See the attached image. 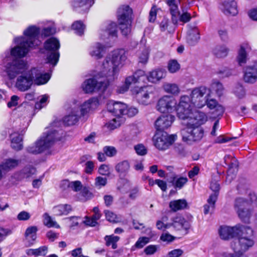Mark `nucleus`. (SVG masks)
Listing matches in <instances>:
<instances>
[{"instance_id": "nucleus-33", "label": "nucleus", "mask_w": 257, "mask_h": 257, "mask_svg": "<svg viewBox=\"0 0 257 257\" xmlns=\"http://www.w3.org/2000/svg\"><path fill=\"white\" fill-rule=\"evenodd\" d=\"M200 38V32L197 28L194 27L188 31L187 40L190 45L196 43Z\"/></svg>"}, {"instance_id": "nucleus-56", "label": "nucleus", "mask_w": 257, "mask_h": 257, "mask_svg": "<svg viewBox=\"0 0 257 257\" xmlns=\"http://www.w3.org/2000/svg\"><path fill=\"white\" fill-rule=\"evenodd\" d=\"M98 173L103 176H109L110 174V168L109 166L102 164L100 166L98 170Z\"/></svg>"}, {"instance_id": "nucleus-13", "label": "nucleus", "mask_w": 257, "mask_h": 257, "mask_svg": "<svg viewBox=\"0 0 257 257\" xmlns=\"http://www.w3.org/2000/svg\"><path fill=\"white\" fill-rule=\"evenodd\" d=\"M146 78L147 79V76H146L145 71L138 70L133 75L125 78L124 83L118 87L117 92L119 93H123L128 90L132 84L143 82Z\"/></svg>"}, {"instance_id": "nucleus-39", "label": "nucleus", "mask_w": 257, "mask_h": 257, "mask_svg": "<svg viewBox=\"0 0 257 257\" xmlns=\"http://www.w3.org/2000/svg\"><path fill=\"white\" fill-rule=\"evenodd\" d=\"M78 120V115L77 112L73 110L69 115L63 118V122L65 125H71L75 124Z\"/></svg>"}, {"instance_id": "nucleus-44", "label": "nucleus", "mask_w": 257, "mask_h": 257, "mask_svg": "<svg viewBox=\"0 0 257 257\" xmlns=\"http://www.w3.org/2000/svg\"><path fill=\"white\" fill-rule=\"evenodd\" d=\"M131 23L132 21H125L119 23L120 26V30L122 34L124 36H127L131 32Z\"/></svg>"}, {"instance_id": "nucleus-7", "label": "nucleus", "mask_w": 257, "mask_h": 257, "mask_svg": "<svg viewBox=\"0 0 257 257\" xmlns=\"http://www.w3.org/2000/svg\"><path fill=\"white\" fill-rule=\"evenodd\" d=\"M211 94V89L204 86L195 87L191 90L190 97H189V103L191 105V115H192V108L194 107L201 108L206 105L207 98L210 97Z\"/></svg>"}, {"instance_id": "nucleus-35", "label": "nucleus", "mask_w": 257, "mask_h": 257, "mask_svg": "<svg viewBox=\"0 0 257 257\" xmlns=\"http://www.w3.org/2000/svg\"><path fill=\"white\" fill-rule=\"evenodd\" d=\"M162 88L165 92L174 95H178L180 92L178 85L176 83H164Z\"/></svg>"}, {"instance_id": "nucleus-5", "label": "nucleus", "mask_w": 257, "mask_h": 257, "mask_svg": "<svg viewBox=\"0 0 257 257\" xmlns=\"http://www.w3.org/2000/svg\"><path fill=\"white\" fill-rule=\"evenodd\" d=\"M238 234V238L231 242L230 246L234 253H244L254 244L253 231L250 227L241 225Z\"/></svg>"}, {"instance_id": "nucleus-16", "label": "nucleus", "mask_w": 257, "mask_h": 257, "mask_svg": "<svg viewBox=\"0 0 257 257\" xmlns=\"http://www.w3.org/2000/svg\"><path fill=\"white\" fill-rule=\"evenodd\" d=\"M107 108L108 111L113 113L116 117H120L125 114L127 106L121 102L109 101L107 103Z\"/></svg>"}, {"instance_id": "nucleus-32", "label": "nucleus", "mask_w": 257, "mask_h": 257, "mask_svg": "<svg viewBox=\"0 0 257 257\" xmlns=\"http://www.w3.org/2000/svg\"><path fill=\"white\" fill-rule=\"evenodd\" d=\"M19 164L18 160L10 158L4 160L0 165V167L4 172L6 173L16 168Z\"/></svg>"}, {"instance_id": "nucleus-30", "label": "nucleus", "mask_w": 257, "mask_h": 257, "mask_svg": "<svg viewBox=\"0 0 257 257\" xmlns=\"http://www.w3.org/2000/svg\"><path fill=\"white\" fill-rule=\"evenodd\" d=\"M224 160V163L229 166V170L228 171L226 179L229 182H230L235 175L234 174L230 175L229 174L231 172L232 169L233 168H236L237 163L235 158H233L231 156L229 155L225 156Z\"/></svg>"}, {"instance_id": "nucleus-52", "label": "nucleus", "mask_w": 257, "mask_h": 257, "mask_svg": "<svg viewBox=\"0 0 257 257\" xmlns=\"http://www.w3.org/2000/svg\"><path fill=\"white\" fill-rule=\"evenodd\" d=\"M107 184V179L100 176L97 177L95 179L94 185L98 189H100L105 186Z\"/></svg>"}, {"instance_id": "nucleus-59", "label": "nucleus", "mask_w": 257, "mask_h": 257, "mask_svg": "<svg viewBox=\"0 0 257 257\" xmlns=\"http://www.w3.org/2000/svg\"><path fill=\"white\" fill-rule=\"evenodd\" d=\"M159 10H160V9L158 8L156 6H154L152 7L149 13V21L150 22H155L156 19L157 14Z\"/></svg>"}, {"instance_id": "nucleus-55", "label": "nucleus", "mask_w": 257, "mask_h": 257, "mask_svg": "<svg viewBox=\"0 0 257 257\" xmlns=\"http://www.w3.org/2000/svg\"><path fill=\"white\" fill-rule=\"evenodd\" d=\"M149 51L148 49H145L139 55V62L142 64H146L149 59Z\"/></svg>"}, {"instance_id": "nucleus-27", "label": "nucleus", "mask_w": 257, "mask_h": 257, "mask_svg": "<svg viewBox=\"0 0 257 257\" xmlns=\"http://www.w3.org/2000/svg\"><path fill=\"white\" fill-rule=\"evenodd\" d=\"M206 105L209 109H214V113L217 116L222 115L224 113V107L219 104L215 99L208 97Z\"/></svg>"}, {"instance_id": "nucleus-2", "label": "nucleus", "mask_w": 257, "mask_h": 257, "mask_svg": "<svg viewBox=\"0 0 257 257\" xmlns=\"http://www.w3.org/2000/svg\"><path fill=\"white\" fill-rule=\"evenodd\" d=\"M188 95H182L179 102L174 97L165 95L157 101L156 109L163 113L171 114L176 112L178 117L185 120L191 115V105Z\"/></svg>"}, {"instance_id": "nucleus-1", "label": "nucleus", "mask_w": 257, "mask_h": 257, "mask_svg": "<svg viewBox=\"0 0 257 257\" xmlns=\"http://www.w3.org/2000/svg\"><path fill=\"white\" fill-rule=\"evenodd\" d=\"M4 71L10 80L16 78L15 87L19 91L24 92L30 89L33 83L37 85L46 84L50 75L38 67L29 69L26 61L19 59L10 60L4 66Z\"/></svg>"}, {"instance_id": "nucleus-31", "label": "nucleus", "mask_w": 257, "mask_h": 257, "mask_svg": "<svg viewBox=\"0 0 257 257\" xmlns=\"http://www.w3.org/2000/svg\"><path fill=\"white\" fill-rule=\"evenodd\" d=\"M222 6L223 12L226 15L235 16L238 13L236 3L233 0L224 2Z\"/></svg>"}, {"instance_id": "nucleus-58", "label": "nucleus", "mask_w": 257, "mask_h": 257, "mask_svg": "<svg viewBox=\"0 0 257 257\" xmlns=\"http://www.w3.org/2000/svg\"><path fill=\"white\" fill-rule=\"evenodd\" d=\"M235 95L239 98H243L245 95V90L242 85L237 86L234 89Z\"/></svg>"}, {"instance_id": "nucleus-8", "label": "nucleus", "mask_w": 257, "mask_h": 257, "mask_svg": "<svg viewBox=\"0 0 257 257\" xmlns=\"http://www.w3.org/2000/svg\"><path fill=\"white\" fill-rule=\"evenodd\" d=\"M181 134L184 142L192 144L202 139L204 131L201 126L192 124L191 122H187L186 126L182 129Z\"/></svg>"}, {"instance_id": "nucleus-22", "label": "nucleus", "mask_w": 257, "mask_h": 257, "mask_svg": "<svg viewBox=\"0 0 257 257\" xmlns=\"http://www.w3.org/2000/svg\"><path fill=\"white\" fill-rule=\"evenodd\" d=\"M167 5L170 7V12L172 16V21L174 25L177 23L180 12L178 9V4L180 0H166Z\"/></svg>"}, {"instance_id": "nucleus-19", "label": "nucleus", "mask_w": 257, "mask_h": 257, "mask_svg": "<svg viewBox=\"0 0 257 257\" xmlns=\"http://www.w3.org/2000/svg\"><path fill=\"white\" fill-rule=\"evenodd\" d=\"M94 3V0H74L72 3L73 10L78 13L86 12Z\"/></svg>"}, {"instance_id": "nucleus-37", "label": "nucleus", "mask_w": 257, "mask_h": 257, "mask_svg": "<svg viewBox=\"0 0 257 257\" xmlns=\"http://www.w3.org/2000/svg\"><path fill=\"white\" fill-rule=\"evenodd\" d=\"M187 203L184 199H179L172 201L170 202L169 207L172 210L177 211L186 208Z\"/></svg>"}, {"instance_id": "nucleus-62", "label": "nucleus", "mask_w": 257, "mask_h": 257, "mask_svg": "<svg viewBox=\"0 0 257 257\" xmlns=\"http://www.w3.org/2000/svg\"><path fill=\"white\" fill-rule=\"evenodd\" d=\"M135 150L136 153L140 156H144L147 153V150L142 144H138L135 146Z\"/></svg>"}, {"instance_id": "nucleus-57", "label": "nucleus", "mask_w": 257, "mask_h": 257, "mask_svg": "<svg viewBox=\"0 0 257 257\" xmlns=\"http://www.w3.org/2000/svg\"><path fill=\"white\" fill-rule=\"evenodd\" d=\"M12 233V231L11 229L0 227V242Z\"/></svg>"}, {"instance_id": "nucleus-36", "label": "nucleus", "mask_w": 257, "mask_h": 257, "mask_svg": "<svg viewBox=\"0 0 257 257\" xmlns=\"http://www.w3.org/2000/svg\"><path fill=\"white\" fill-rule=\"evenodd\" d=\"M38 228L35 226L28 227L25 231V239L31 244H33L37 237L36 233Z\"/></svg>"}, {"instance_id": "nucleus-25", "label": "nucleus", "mask_w": 257, "mask_h": 257, "mask_svg": "<svg viewBox=\"0 0 257 257\" xmlns=\"http://www.w3.org/2000/svg\"><path fill=\"white\" fill-rule=\"evenodd\" d=\"M166 76V71L164 69H158L150 72L147 75V79L152 83H157L164 78Z\"/></svg>"}, {"instance_id": "nucleus-46", "label": "nucleus", "mask_w": 257, "mask_h": 257, "mask_svg": "<svg viewBox=\"0 0 257 257\" xmlns=\"http://www.w3.org/2000/svg\"><path fill=\"white\" fill-rule=\"evenodd\" d=\"M104 214L107 220L110 222L116 223L121 220V217L113 212L109 210H105Z\"/></svg>"}, {"instance_id": "nucleus-10", "label": "nucleus", "mask_w": 257, "mask_h": 257, "mask_svg": "<svg viewBox=\"0 0 257 257\" xmlns=\"http://www.w3.org/2000/svg\"><path fill=\"white\" fill-rule=\"evenodd\" d=\"M60 47L59 41L55 38L48 39L44 43V49L47 53V60L49 63L55 66L59 58L58 50Z\"/></svg>"}, {"instance_id": "nucleus-24", "label": "nucleus", "mask_w": 257, "mask_h": 257, "mask_svg": "<svg viewBox=\"0 0 257 257\" xmlns=\"http://www.w3.org/2000/svg\"><path fill=\"white\" fill-rule=\"evenodd\" d=\"M132 10L128 6H122L117 11V18L119 23L131 21V16Z\"/></svg>"}, {"instance_id": "nucleus-20", "label": "nucleus", "mask_w": 257, "mask_h": 257, "mask_svg": "<svg viewBox=\"0 0 257 257\" xmlns=\"http://www.w3.org/2000/svg\"><path fill=\"white\" fill-rule=\"evenodd\" d=\"M241 226L234 227L221 226L219 230V234L221 238L224 240L229 239L233 237L235 234H239V228Z\"/></svg>"}, {"instance_id": "nucleus-48", "label": "nucleus", "mask_w": 257, "mask_h": 257, "mask_svg": "<svg viewBox=\"0 0 257 257\" xmlns=\"http://www.w3.org/2000/svg\"><path fill=\"white\" fill-rule=\"evenodd\" d=\"M72 28L76 34L81 35L84 33L85 26L81 21H77L72 24Z\"/></svg>"}, {"instance_id": "nucleus-50", "label": "nucleus", "mask_w": 257, "mask_h": 257, "mask_svg": "<svg viewBox=\"0 0 257 257\" xmlns=\"http://www.w3.org/2000/svg\"><path fill=\"white\" fill-rule=\"evenodd\" d=\"M180 68V65L176 60H171L168 63V71L171 73H174L177 72Z\"/></svg>"}, {"instance_id": "nucleus-12", "label": "nucleus", "mask_w": 257, "mask_h": 257, "mask_svg": "<svg viewBox=\"0 0 257 257\" xmlns=\"http://www.w3.org/2000/svg\"><path fill=\"white\" fill-rule=\"evenodd\" d=\"M177 136L174 135H168L167 133H158L153 138L155 146L159 150H166L173 145Z\"/></svg>"}, {"instance_id": "nucleus-26", "label": "nucleus", "mask_w": 257, "mask_h": 257, "mask_svg": "<svg viewBox=\"0 0 257 257\" xmlns=\"http://www.w3.org/2000/svg\"><path fill=\"white\" fill-rule=\"evenodd\" d=\"M172 225L177 230H184L185 232L190 227L188 222L181 216H177L173 219V222L171 224V226Z\"/></svg>"}, {"instance_id": "nucleus-41", "label": "nucleus", "mask_w": 257, "mask_h": 257, "mask_svg": "<svg viewBox=\"0 0 257 257\" xmlns=\"http://www.w3.org/2000/svg\"><path fill=\"white\" fill-rule=\"evenodd\" d=\"M228 52V48L224 45L216 46L213 50V53L218 58L225 57Z\"/></svg>"}, {"instance_id": "nucleus-29", "label": "nucleus", "mask_w": 257, "mask_h": 257, "mask_svg": "<svg viewBox=\"0 0 257 257\" xmlns=\"http://www.w3.org/2000/svg\"><path fill=\"white\" fill-rule=\"evenodd\" d=\"M243 80L246 83H254L257 81V73L252 70V68L247 66L244 72Z\"/></svg>"}, {"instance_id": "nucleus-51", "label": "nucleus", "mask_w": 257, "mask_h": 257, "mask_svg": "<svg viewBox=\"0 0 257 257\" xmlns=\"http://www.w3.org/2000/svg\"><path fill=\"white\" fill-rule=\"evenodd\" d=\"M211 88L214 90L218 96L223 94L224 88L222 84L219 82H214L211 84Z\"/></svg>"}, {"instance_id": "nucleus-11", "label": "nucleus", "mask_w": 257, "mask_h": 257, "mask_svg": "<svg viewBox=\"0 0 257 257\" xmlns=\"http://www.w3.org/2000/svg\"><path fill=\"white\" fill-rule=\"evenodd\" d=\"M155 88L151 85L141 87H136L132 93L136 95L138 102L143 105H148L151 103V98L153 96Z\"/></svg>"}, {"instance_id": "nucleus-64", "label": "nucleus", "mask_w": 257, "mask_h": 257, "mask_svg": "<svg viewBox=\"0 0 257 257\" xmlns=\"http://www.w3.org/2000/svg\"><path fill=\"white\" fill-rule=\"evenodd\" d=\"M248 201H247L249 204L250 203L253 206L257 207V194L254 192H250L248 194Z\"/></svg>"}, {"instance_id": "nucleus-17", "label": "nucleus", "mask_w": 257, "mask_h": 257, "mask_svg": "<svg viewBox=\"0 0 257 257\" xmlns=\"http://www.w3.org/2000/svg\"><path fill=\"white\" fill-rule=\"evenodd\" d=\"M175 120V116L172 114L163 115L155 121V125L158 131H163L170 127Z\"/></svg>"}, {"instance_id": "nucleus-45", "label": "nucleus", "mask_w": 257, "mask_h": 257, "mask_svg": "<svg viewBox=\"0 0 257 257\" xmlns=\"http://www.w3.org/2000/svg\"><path fill=\"white\" fill-rule=\"evenodd\" d=\"M188 179L185 177H174L172 181L175 188L181 189L187 182Z\"/></svg>"}, {"instance_id": "nucleus-60", "label": "nucleus", "mask_w": 257, "mask_h": 257, "mask_svg": "<svg viewBox=\"0 0 257 257\" xmlns=\"http://www.w3.org/2000/svg\"><path fill=\"white\" fill-rule=\"evenodd\" d=\"M149 242V238L147 237H140L135 244V246L141 248Z\"/></svg>"}, {"instance_id": "nucleus-63", "label": "nucleus", "mask_w": 257, "mask_h": 257, "mask_svg": "<svg viewBox=\"0 0 257 257\" xmlns=\"http://www.w3.org/2000/svg\"><path fill=\"white\" fill-rule=\"evenodd\" d=\"M56 30L53 27L44 28L41 33L42 37H46L55 34Z\"/></svg>"}, {"instance_id": "nucleus-61", "label": "nucleus", "mask_w": 257, "mask_h": 257, "mask_svg": "<svg viewBox=\"0 0 257 257\" xmlns=\"http://www.w3.org/2000/svg\"><path fill=\"white\" fill-rule=\"evenodd\" d=\"M82 188V185L80 181H75L70 182V189L75 192H78L80 191Z\"/></svg>"}, {"instance_id": "nucleus-38", "label": "nucleus", "mask_w": 257, "mask_h": 257, "mask_svg": "<svg viewBox=\"0 0 257 257\" xmlns=\"http://www.w3.org/2000/svg\"><path fill=\"white\" fill-rule=\"evenodd\" d=\"M71 210L70 205L60 204L53 208V212L56 215H66Z\"/></svg>"}, {"instance_id": "nucleus-9", "label": "nucleus", "mask_w": 257, "mask_h": 257, "mask_svg": "<svg viewBox=\"0 0 257 257\" xmlns=\"http://www.w3.org/2000/svg\"><path fill=\"white\" fill-rule=\"evenodd\" d=\"M100 70L93 74L94 78H89L86 80L82 84V89L86 93H90L95 91H104L109 85V82L105 77L96 78L95 75L98 74Z\"/></svg>"}, {"instance_id": "nucleus-34", "label": "nucleus", "mask_w": 257, "mask_h": 257, "mask_svg": "<svg viewBox=\"0 0 257 257\" xmlns=\"http://www.w3.org/2000/svg\"><path fill=\"white\" fill-rule=\"evenodd\" d=\"M11 139V146L16 150H20L22 149V136L17 133L12 134L10 136Z\"/></svg>"}, {"instance_id": "nucleus-23", "label": "nucleus", "mask_w": 257, "mask_h": 257, "mask_svg": "<svg viewBox=\"0 0 257 257\" xmlns=\"http://www.w3.org/2000/svg\"><path fill=\"white\" fill-rule=\"evenodd\" d=\"M105 52V46L100 43L94 44L89 49L90 55L95 59H99L102 58Z\"/></svg>"}, {"instance_id": "nucleus-6", "label": "nucleus", "mask_w": 257, "mask_h": 257, "mask_svg": "<svg viewBox=\"0 0 257 257\" xmlns=\"http://www.w3.org/2000/svg\"><path fill=\"white\" fill-rule=\"evenodd\" d=\"M60 139L58 132L51 130L44 134L35 144L29 146L27 149L30 153L39 154L51 147L55 141Z\"/></svg>"}, {"instance_id": "nucleus-28", "label": "nucleus", "mask_w": 257, "mask_h": 257, "mask_svg": "<svg viewBox=\"0 0 257 257\" xmlns=\"http://www.w3.org/2000/svg\"><path fill=\"white\" fill-rule=\"evenodd\" d=\"M250 49V47L247 44H243L240 46L236 57V61L240 66L243 65L246 63L247 59V52Z\"/></svg>"}, {"instance_id": "nucleus-15", "label": "nucleus", "mask_w": 257, "mask_h": 257, "mask_svg": "<svg viewBox=\"0 0 257 257\" xmlns=\"http://www.w3.org/2000/svg\"><path fill=\"white\" fill-rule=\"evenodd\" d=\"M117 25L116 23L109 21L103 24L99 31L100 39L104 40L109 37L117 36Z\"/></svg>"}, {"instance_id": "nucleus-40", "label": "nucleus", "mask_w": 257, "mask_h": 257, "mask_svg": "<svg viewBox=\"0 0 257 257\" xmlns=\"http://www.w3.org/2000/svg\"><path fill=\"white\" fill-rule=\"evenodd\" d=\"M130 168V165L127 161H123L118 163L115 167L116 171L119 174L126 173Z\"/></svg>"}, {"instance_id": "nucleus-43", "label": "nucleus", "mask_w": 257, "mask_h": 257, "mask_svg": "<svg viewBox=\"0 0 257 257\" xmlns=\"http://www.w3.org/2000/svg\"><path fill=\"white\" fill-rule=\"evenodd\" d=\"M43 223L44 224L48 227L59 228L60 226L57 223L53 220L50 216L47 213L43 214Z\"/></svg>"}, {"instance_id": "nucleus-47", "label": "nucleus", "mask_w": 257, "mask_h": 257, "mask_svg": "<svg viewBox=\"0 0 257 257\" xmlns=\"http://www.w3.org/2000/svg\"><path fill=\"white\" fill-rule=\"evenodd\" d=\"M123 121V119L121 117H115L107 122L106 126L108 129L113 130L119 126Z\"/></svg>"}, {"instance_id": "nucleus-54", "label": "nucleus", "mask_w": 257, "mask_h": 257, "mask_svg": "<svg viewBox=\"0 0 257 257\" xmlns=\"http://www.w3.org/2000/svg\"><path fill=\"white\" fill-rule=\"evenodd\" d=\"M103 151L108 157H111L115 156L116 154L117 151L116 149L111 146H105L103 148Z\"/></svg>"}, {"instance_id": "nucleus-14", "label": "nucleus", "mask_w": 257, "mask_h": 257, "mask_svg": "<svg viewBox=\"0 0 257 257\" xmlns=\"http://www.w3.org/2000/svg\"><path fill=\"white\" fill-rule=\"evenodd\" d=\"M249 203L242 198L235 200L234 207L240 219L244 222H248L251 215L250 211L246 209Z\"/></svg>"}, {"instance_id": "nucleus-49", "label": "nucleus", "mask_w": 257, "mask_h": 257, "mask_svg": "<svg viewBox=\"0 0 257 257\" xmlns=\"http://www.w3.org/2000/svg\"><path fill=\"white\" fill-rule=\"evenodd\" d=\"M160 27L162 31H167L171 33L174 31V28L172 25L170 24L169 21L167 18H164L160 24Z\"/></svg>"}, {"instance_id": "nucleus-42", "label": "nucleus", "mask_w": 257, "mask_h": 257, "mask_svg": "<svg viewBox=\"0 0 257 257\" xmlns=\"http://www.w3.org/2000/svg\"><path fill=\"white\" fill-rule=\"evenodd\" d=\"M104 239L105 241V244L106 246H109L111 245L113 249L117 248L116 242L119 239V236L112 234L110 235H106Z\"/></svg>"}, {"instance_id": "nucleus-21", "label": "nucleus", "mask_w": 257, "mask_h": 257, "mask_svg": "<svg viewBox=\"0 0 257 257\" xmlns=\"http://www.w3.org/2000/svg\"><path fill=\"white\" fill-rule=\"evenodd\" d=\"M185 119H188L187 122H191L192 124L199 126L205 123L207 120L206 114L203 112L195 111L194 113L192 110V115Z\"/></svg>"}, {"instance_id": "nucleus-4", "label": "nucleus", "mask_w": 257, "mask_h": 257, "mask_svg": "<svg viewBox=\"0 0 257 257\" xmlns=\"http://www.w3.org/2000/svg\"><path fill=\"white\" fill-rule=\"evenodd\" d=\"M40 31L37 27L32 26L24 31V37L14 39L16 46L11 50V55L15 57H24L31 49L35 48L41 44L39 39Z\"/></svg>"}, {"instance_id": "nucleus-3", "label": "nucleus", "mask_w": 257, "mask_h": 257, "mask_svg": "<svg viewBox=\"0 0 257 257\" xmlns=\"http://www.w3.org/2000/svg\"><path fill=\"white\" fill-rule=\"evenodd\" d=\"M127 56L126 52L118 49L111 52L105 58L100 72L94 76L105 77L108 80L113 81L117 78L121 68L125 64Z\"/></svg>"}, {"instance_id": "nucleus-53", "label": "nucleus", "mask_w": 257, "mask_h": 257, "mask_svg": "<svg viewBox=\"0 0 257 257\" xmlns=\"http://www.w3.org/2000/svg\"><path fill=\"white\" fill-rule=\"evenodd\" d=\"M48 99V96L46 95L42 96L39 101H38L36 103L35 108L40 110L42 107H44L47 104Z\"/></svg>"}, {"instance_id": "nucleus-18", "label": "nucleus", "mask_w": 257, "mask_h": 257, "mask_svg": "<svg viewBox=\"0 0 257 257\" xmlns=\"http://www.w3.org/2000/svg\"><path fill=\"white\" fill-rule=\"evenodd\" d=\"M99 105L97 98L92 97L84 101L80 105L81 115L85 116L96 109Z\"/></svg>"}]
</instances>
